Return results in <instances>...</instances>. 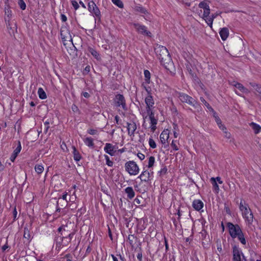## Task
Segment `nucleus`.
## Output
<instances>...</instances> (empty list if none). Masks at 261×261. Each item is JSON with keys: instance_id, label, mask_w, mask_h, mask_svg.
<instances>
[{"instance_id": "4be33fe9", "label": "nucleus", "mask_w": 261, "mask_h": 261, "mask_svg": "<svg viewBox=\"0 0 261 261\" xmlns=\"http://www.w3.org/2000/svg\"><path fill=\"white\" fill-rule=\"evenodd\" d=\"M125 192L127 194V198L131 199L134 197L135 193L132 187H127L125 189Z\"/></svg>"}, {"instance_id": "6e6d98bb", "label": "nucleus", "mask_w": 261, "mask_h": 261, "mask_svg": "<svg viewBox=\"0 0 261 261\" xmlns=\"http://www.w3.org/2000/svg\"><path fill=\"white\" fill-rule=\"evenodd\" d=\"M17 214V211H16V208L15 207L14 208V209H13V218H14V220L16 219V218Z\"/></svg>"}, {"instance_id": "338daca9", "label": "nucleus", "mask_w": 261, "mask_h": 261, "mask_svg": "<svg viewBox=\"0 0 261 261\" xmlns=\"http://www.w3.org/2000/svg\"><path fill=\"white\" fill-rule=\"evenodd\" d=\"M215 179L216 181L217 180L219 182V184H222L223 181L221 180V178L220 177H217Z\"/></svg>"}, {"instance_id": "6ab92c4d", "label": "nucleus", "mask_w": 261, "mask_h": 261, "mask_svg": "<svg viewBox=\"0 0 261 261\" xmlns=\"http://www.w3.org/2000/svg\"><path fill=\"white\" fill-rule=\"evenodd\" d=\"M21 149V144H20V142L19 141L18 145L15 148V149L14 150L13 153L12 154L11 156H10V159L12 162H13L15 161L18 154L20 152Z\"/></svg>"}, {"instance_id": "de8ad7c7", "label": "nucleus", "mask_w": 261, "mask_h": 261, "mask_svg": "<svg viewBox=\"0 0 261 261\" xmlns=\"http://www.w3.org/2000/svg\"><path fill=\"white\" fill-rule=\"evenodd\" d=\"M71 4L75 10L78 9V8H79V5L76 1L72 0Z\"/></svg>"}, {"instance_id": "49530a36", "label": "nucleus", "mask_w": 261, "mask_h": 261, "mask_svg": "<svg viewBox=\"0 0 261 261\" xmlns=\"http://www.w3.org/2000/svg\"><path fill=\"white\" fill-rule=\"evenodd\" d=\"M74 233H75L74 232H71V233L68 234L67 235V236H66V237L63 236L62 237V240H63V239L68 238L70 241L71 240V239H72L73 236L74 235Z\"/></svg>"}, {"instance_id": "6e6552de", "label": "nucleus", "mask_w": 261, "mask_h": 261, "mask_svg": "<svg viewBox=\"0 0 261 261\" xmlns=\"http://www.w3.org/2000/svg\"><path fill=\"white\" fill-rule=\"evenodd\" d=\"M114 102L116 107H121L123 110H126L125 99L123 95L120 94L116 95Z\"/></svg>"}, {"instance_id": "5fc2aeb1", "label": "nucleus", "mask_w": 261, "mask_h": 261, "mask_svg": "<svg viewBox=\"0 0 261 261\" xmlns=\"http://www.w3.org/2000/svg\"><path fill=\"white\" fill-rule=\"evenodd\" d=\"M9 246L8 245L7 241L6 242V244L2 246V249L3 251H5L7 249L9 248Z\"/></svg>"}, {"instance_id": "393cba45", "label": "nucleus", "mask_w": 261, "mask_h": 261, "mask_svg": "<svg viewBox=\"0 0 261 261\" xmlns=\"http://www.w3.org/2000/svg\"><path fill=\"white\" fill-rule=\"evenodd\" d=\"M72 148L73 149V158L74 160L76 161H79L81 159V155L80 154L79 152L77 150L75 146H72Z\"/></svg>"}, {"instance_id": "ddd939ff", "label": "nucleus", "mask_w": 261, "mask_h": 261, "mask_svg": "<svg viewBox=\"0 0 261 261\" xmlns=\"http://www.w3.org/2000/svg\"><path fill=\"white\" fill-rule=\"evenodd\" d=\"M144 88L148 93V95L145 99V102L146 105V107H153L154 101L153 99V97L152 96L150 91L146 87H144Z\"/></svg>"}, {"instance_id": "39448f33", "label": "nucleus", "mask_w": 261, "mask_h": 261, "mask_svg": "<svg viewBox=\"0 0 261 261\" xmlns=\"http://www.w3.org/2000/svg\"><path fill=\"white\" fill-rule=\"evenodd\" d=\"M233 261H247L245 257L244 256L242 251L240 249L236 246L233 247Z\"/></svg>"}, {"instance_id": "f03ea898", "label": "nucleus", "mask_w": 261, "mask_h": 261, "mask_svg": "<svg viewBox=\"0 0 261 261\" xmlns=\"http://www.w3.org/2000/svg\"><path fill=\"white\" fill-rule=\"evenodd\" d=\"M239 208L242 212V216L248 224H251L253 222V215L249 207L248 204L243 200H241Z\"/></svg>"}, {"instance_id": "20e7f679", "label": "nucleus", "mask_w": 261, "mask_h": 261, "mask_svg": "<svg viewBox=\"0 0 261 261\" xmlns=\"http://www.w3.org/2000/svg\"><path fill=\"white\" fill-rule=\"evenodd\" d=\"M125 170L130 175H136L139 172V168L134 161H129L125 164Z\"/></svg>"}, {"instance_id": "1a4fd4ad", "label": "nucleus", "mask_w": 261, "mask_h": 261, "mask_svg": "<svg viewBox=\"0 0 261 261\" xmlns=\"http://www.w3.org/2000/svg\"><path fill=\"white\" fill-rule=\"evenodd\" d=\"M60 35L61 39L63 42L66 41H72V37L69 33V31L68 28L65 26L62 25L61 28Z\"/></svg>"}, {"instance_id": "f3484780", "label": "nucleus", "mask_w": 261, "mask_h": 261, "mask_svg": "<svg viewBox=\"0 0 261 261\" xmlns=\"http://www.w3.org/2000/svg\"><path fill=\"white\" fill-rule=\"evenodd\" d=\"M127 129L129 135L132 136L134 134L135 130L137 129L136 124L134 122L127 123Z\"/></svg>"}, {"instance_id": "13d9d810", "label": "nucleus", "mask_w": 261, "mask_h": 261, "mask_svg": "<svg viewBox=\"0 0 261 261\" xmlns=\"http://www.w3.org/2000/svg\"><path fill=\"white\" fill-rule=\"evenodd\" d=\"M219 128L222 130L223 131V132L224 133L225 131H226V128L225 127V126H224L222 124V123L221 124H219Z\"/></svg>"}, {"instance_id": "37998d69", "label": "nucleus", "mask_w": 261, "mask_h": 261, "mask_svg": "<svg viewBox=\"0 0 261 261\" xmlns=\"http://www.w3.org/2000/svg\"><path fill=\"white\" fill-rule=\"evenodd\" d=\"M149 145L151 148L153 149L156 148V145L155 141L151 138H150L149 139Z\"/></svg>"}, {"instance_id": "f8f14e48", "label": "nucleus", "mask_w": 261, "mask_h": 261, "mask_svg": "<svg viewBox=\"0 0 261 261\" xmlns=\"http://www.w3.org/2000/svg\"><path fill=\"white\" fill-rule=\"evenodd\" d=\"M199 7L203 9V18H207L210 14V9L208 5L203 1L200 2L198 5Z\"/></svg>"}, {"instance_id": "c03bdc74", "label": "nucleus", "mask_w": 261, "mask_h": 261, "mask_svg": "<svg viewBox=\"0 0 261 261\" xmlns=\"http://www.w3.org/2000/svg\"><path fill=\"white\" fill-rule=\"evenodd\" d=\"M87 133L91 135H95L98 134V130L97 129L90 128L88 129Z\"/></svg>"}, {"instance_id": "72a5a7b5", "label": "nucleus", "mask_w": 261, "mask_h": 261, "mask_svg": "<svg viewBox=\"0 0 261 261\" xmlns=\"http://www.w3.org/2000/svg\"><path fill=\"white\" fill-rule=\"evenodd\" d=\"M35 170L38 174H40L43 172L44 167L42 165H36L35 166Z\"/></svg>"}, {"instance_id": "4d7b16f0", "label": "nucleus", "mask_w": 261, "mask_h": 261, "mask_svg": "<svg viewBox=\"0 0 261 261\" xmlns=\"http://www.w3.org/2000/svg\"><path fill=\"white\" fill-rule=\"evenodd\" d=\"M164 240H165V248H166V251L167 252L169 250V246H168L167 240L165 237L164 238Z\"/></svg>"}, {"instance_id": "79ce46f5", "label": "nucleus", "mask_w": 261, "mask_h": 261, "mask_svg": "<svg viewBox=\"0 0 261 261\" xmlns=\"http://www.w3.org/2000/svg\"><path fill=\"white\" fill-rule=\"evenodd\" d=\"M200 100L204 104V105L207 107L208 109H209L211 111H213V109L210 106L209 103L207 102L206 101L203 97H200Z\"/></svg>"}, {"instance_id": "ea45409f", "label": "nucleus", "mask_w": 261, "mask_h": 261, "mask_svg": "<svg viewBox=\"0 0 261 261\" xmlns=\"http://www.w3.org/2000/svg\"><path fill=\"white\" fill-rule=\"evenodd\" d=\"M104 156L106 160V164L109 167H112L113 166V162L110 160L109 156L105 154Z\"/></svg>"}, {"instance_id": "c85d7f7f", "label": "nucleus", "mask_w": 261, "mask_h": 261, "mask_svg": "<svg viewBox=\"0 0 261 261\" xmlns=\"http://www.w3.org/2000/svg\"><path fill=\"white\" fill-rule=\"evenodd\" d=\"M145 83L147 84L150 83V73L148 70H145L144 71Z\"/></svg>"}, {"instance_id": "2f4dec72", "label": "nucleus", "mask_w": 261, "mask_h": 261, "mask_svg": "<svg viewBox=\"0 0 261 261\" xmlns=\"http://www.w3.org/2000/svg\"><path fill=\"white\" fill-rule=\"evenodd\" d=\"M38 94L39 98L41 99H44L46 98V93L42 88H39L38 89Z\"/></svg>"}, {"instance_id": "603ef678", "label": "nucleus", "mask_w": 261, "mask_h": 261, "mask_svg": "<svg viewBox=\"0 0 261 261\" xmlns=\"http://www.w3.org/2000/svg\"><path fill=\"white\" fill-rule=\"evenodd\" d=\"M177 127V125L176 124H174L173 125V128H174V132H173V133H174V136L175 138H177V136H178V134L176 132V128Z\"/></svg>"}, {"instance_id": "c756f323", "label": "nucleus", "mask_w": 261, "mask_h": 261, "mask_svg": "<svg viewBox=\"0 0 261 261\" xmlns=\"http://www.w3.org/2000/svg\"><path fill=\"white\" fill-rule=\"evenodd\" d=\"M135 10L141 13L147 14H148L147 10L144 7L141 6H138L135 7Z\"/></svg>"}, {"instance_id": "052dcab7", "label": "nucleus", "mask_w": 261, "mask_h": 261, "mask_svg": "<svg viewBox=\"0 0 261 261\" xmlns=\"http://www.w3.org/2000/svg\"><path fill=\"white\" fill-rule=\"evenodd\" d=\"M65 257L67 258L66 261H72V256L70 254H66Z\"/></svg>"}, {"instance_id": "3c124183", "label": "nucleus", "mask_w": 261, "mask_h": 261, "mask_svg": "<svg viewBox=\"0 0 261 261\" xmlns=\"http://www.w3.org/2000/svg\"><path fill=\"white\" fill-rule=\"evenodd\" d=\"M150 120L151 125H154L157 124V120L154 117L149 118Z\"/></svg>"}, {"instance_id": "8fccbe9b", "label": "nucleus", "mask_w": 261, "mask_h": 261, "mask_svg": "<svg viewBox=\"0 0 261 261\" xmlns=\"http://www.w3.org/2000/svg\"><path fill=\"white\" fill-rule=\"evenodd\" d=\"M171 146L173 150H176V151L178 150V147H177V146L175 142L174 141H173V140L172 141V142L171 144Z\"/></svg>"}, {"instance_id": "473e14b6", "label": "nucleus", "mask_w": 261, "mask_h": 261, "mask_svg": "<svg viewBox=\"0 0 261 261\" xmlns=\"http://www.w3.org/2000/svg\"><path fill=\"white\" fill-rule=\"evenodd\" d=\"M67 227V226L66 225H62L58 229V232L60 233L61 236H63L67 234L66 233V232L67 231V230L66 229Z\"/></svg>"}, {"instance_id": "412c9836", "label": "nucleus", "mask_w": 261, "mask_h": 261, "mask_svg": "<svg viewBox=\"0 0 261 261\" xmlns=\"http://www.w3.org/2000/svg\"><path fill=\"white\" fill-rule=\"evenodd\" d=\"M219 34L223 40H225L228 37L229 30L227 28H223L219 32Z\"/></svg>"}, {"instance_id": "2eb2a0df", "label": "nucleus", "mask_w": 261, "mask_h": 261, "mask_svg": "<svg viewBox=\"0 0 261 261\" xmlns=\"http://www.w3.org/2000/svg\"><path fill=\"white\" fill-rule=\"evenodd\" d=\"M231 85L244 93L248 94L250 92V91L248 89L245 88L242 84L240 83L233 81L231 82Z\"/></svg>"}, {"instance_id": "4468645a", "label": "nucleus", "mask_w": 261, "mask_h": 261, "mask_svg": "<svg viewBox=\"0 0 261 261\" xmlns=\"http://www.w3.org/2000/svg\"><path fill=\"white\" fill-rule=\"evenodd\" d=\"M115 149V146L109 143H107L104 147L105 151L111 156L115 155L116 152Z\"/></svg>"}, {"instance_id": "774afa93", "label": "nucleus", "mask_w": 261, "mask_h": 261, "mask_svg": "<svg viewBox=\"0 0 261 261\" xmlns=\"http://www.w3.org/2000/svg\"><path fill=\"white\" fill-rule=\"evenodd\" d=\"M156 124L151 125V129L152 132H153L155 130V129L156 128Z\"/></svg>"}, {"instance_id": "a878e982", "label": "nucleus", "mask_w": 261, "mask_h": 261, "mask_svg": "<svg viewBox=\"0 0 261 261\" xmlns=\"http://www.w3.org/2000/svg\"><path fill=\"white\" fill-rule=\"evenodd\" d=\"M85 144L89 147L93 148L94 147V144L93 140L91 137H87L84 140Z\"/></svg>"}, {"instance_id": "09e8293b", "label": "nucleus", "mask_w": 261, "mask_h": 261, "mask_svg": "<svg viewBox=\"0 0 261 261\" xmlns=\"http://www.w3.org/2000/svg\"><path fill=\"white\" fill-rule=\"evenodd\" d=\"M135 239V237L134 235H132V234H129L128 237V239L129 240V244L131 245H133V242H134V241L133 240Z\"/></svg>"}, {"instance_id": "a211bd4d", "label": "nucleus", "mask_w": 261, "mask_h": 261, "mask_svg": "<svg viewBox=\"0 0 261 261\" xmlns=\"http://www.w3.org/2000/svg\"><path fill=\"white\" fill-rule=\"evenodd\" d=\"M31 225H26L24 228L23 237L28 240H30L32 238L31 234Z\"/></svg>"}, {"instance_id": "58836bf2", "label": "nucleus", "mask_w": 261, "mask_h": 261, "mask_svg": "<svg viewBox=\"0 0 261 261\" xmlns=\"http://www.w3.org/2000/svg\"><path fill=\"white\" fill-rule=\"evenodd\" d=\"M5 14L7 15V17H5V20L6 21H8V22H9V18L10 16H11V11L10 10L9 8H5Z\"/></svg>"}, {"instance_id": "a18cd8bd", "label": "nucleus", "mask_w": 261, "mask_h": 261, "mask_svg": "<svg viewBox=\"0 0 261 261\" xmlns=\"http://www.w3.org/2000/svg\"><path fill=\"white\" fill-rule=\"evenodd\" d=\"M167 172V168L166 167L162 168L160 171H159L158 173L160 176H162L166 174Z\"/></svg>"}, {"instance_id": "9b49d317", "label": "nucleus", "mask_w": 261, "mask_h": 261, "mask_svg": "<svg viewBox=\"0 0 261 261\" xmlns=\"http://www.w3.org/2000/svg\"><path fill=\"white\" fill-rule=\"evenodd\" d=\"M153 172L148 171L147 170L144 171L139 175L138 178H140L142 181L148 182L152 178Z\"/></svg>"}, {"instance_id": "bb28decb", "label": "nucleus", "mask_w": 261, "mask_h": 261, "mask_svg": "<svg viewBox=\"0 0 261 261\" xmlns=\"http://www.w3.org/2000/svg\"><path fill=\"white\" fill-rule=\"evenodd\" d=\"M249 85L259 94H261V85L254 82H250Z\"/></svg>"}, {"instance_id": "bf43d9fd", "label": "nucleus", "mask_w": 261, "mask_h": 261, "mask_svg": "<svg viewBox=\"0 0 261 261\" xmlns=\"http://www.w3.org/2000/svg\"><path fill=\"white\" fill-rule=\"evenodd\" d=\"M134 202H135V203L137 204H140L141 203L140 198L137 197L134 200Z\"/></svg>"}, {"instance_id": "423d86ee", "label": "nucleus", "mask_w": 261, "mask_h": 261, "mask_svg": "<svg viewBox=\"0 0 261 261\" xmlns=\"http://www.w3.org/2000/svg\"><path fill=\"white\" fill-rule=\"evenodd\" d=\"M132 25L138 33L149 37H151V32L147 30L146 26L138 23H134Z\"/></svg>"}, {"instance_id": "c9c22d12", "label": "nucleus", "mask_w": 261, "mask_h": 261, "mask_svg": "<svg viewBox=\"0 0 261 261\" xmlns=\"http://www.w3.org/2000/svg\"><path fill=\"white\" fill-rule=\"evenodd\" d=\"M206 21V22L207 24L211 27H212L213 20L214 19V17H207V18H203Z\"/></svg>"}, {"instance_id": "680f3d73", "label": "nucleus", "mask_w": 261, "mask_h": 261, "mask_svg": "<svg viewBox=\"0 0 261 261\" xmlns=\"http://www.w3.org/2000/svg\"><path fill=\"white\" fill-rule=\"evenodd\" d=\"M61 20L63 22H65L67 20V17L64 15L62 14L61 15Z\"/></svg>"}, {"instance_id": "cd10ccee", "label": "nucleus", "mask_w": 261, "mask_h": 261, "mask_svg": "<svg viewBox=\"0 0 261 261\" xmlns=\"http://www.w3.org/2000/svg\"><path fill=\"white\" fill-rule=\"evenodd\" d=\"M89 51L91 53V54L97 60H100V57L99 53L94 48L92 47L89 48Z\"/></svg>"}, {"instance_id": "69168bd1", "label": "nucleus", "mask_w": 261, "mask_h": 261, "mask_svg": "<svg viewBox=\"0 0 261 261\" xmlns=\"http://www.w3.org/2000/svg\"><path fill=\"white\" fill-rule=\"evenodd\" d=\"M216 121L218 125L219 124H221V121L220 119L218 117H216Z\"/></svg>"}, {"instance_id": "864d4df0", "label": "nucleus", "mask_w": 261, "mask_h": 261, "mask_svg": "<svg viewBox=\"0 0 261 261\" xmlns=\"http://www.w3.org/2000/svg\"><path fill=\"white\" fill-rule=\"evenodd\" d=\"M137 156L141 160H143L145 159V155L143 153L139 152Z\"/></svg>"}, {"instance_id": "7c9ffc66", "label": "nucleus", "mask_w": 261, "mask_h": 261, "mask_svg": "<svg viewBox=\"0 0 261 261\" xmlns=\"http://www.w3.org/2000/svg\"><path fill=\"white\" fill-rule=\"evenodd\" d=\"M237 238H238V240L243 245H245L246 244V241L242 231H241V233H240L237 235Z\"/></svg>"}, {"instance_id": "9d476101", "label": "nucleus", "mask_w": 261, "mask_h": 261, "mask_svg": "<svg viewBox=\"0 0 261 261\" xmlns=\"http://www.w3.org/2000/svg\"><path fill=\"white\" fill-rule=\"evenodd\" d=\"M88 7V10L90 12L92 13L93 15H94L96 17L100 18L101 16L100 11L98 7L93 1L89 2Z\"/></svg>"}, {"instance_id": "4c0bfd02", "label": "nucleus", "mask_w": 261, "mask_h": 261, "mask_svg": "<svg viewBox=\"0 0 261 261\" xmlns=\"http://www.w3.org/2000/svg\"><path fill=\"white\" fill-rule=\"evenodd\" d=\"M155 162V158L153 156H151L149 158V161H148V168H151Z\"/></svg>"}, {"instance_id": "dca6fc26", "label": "nucleus", "mask_w": 261, "mask_h": 261, "mask_svg": "<svg viewBox=\"0 0 261 261\" xmlns=\"http://www.w3.org/2000/svg\"><path fill=\"white\" fill-rule=\"evenodd\" d=\"M169 138V130L168 129L164 130L160 135V139L162 144H164L168 141Z\"/></svg>"}, {"instance_id": "b1692460", "label": "nucleus", "mask_w": 261, "mask_h": 261, "mask_svg": "<svg viewBox=\"0 0 261 261\" xmlns=\"http://www.w3.org/2000/svg\"><path fill=\"white\" fill-rule=\"evenodd\" d=\"M153 108H154V107H146L147 115L145 116L143 115L144 119H146L147 116L149 117V118L154 117V114L152 110Z\"/></svg>"}, {"instance_id": "f257e3e1", "label": "nucleus", "mask_w": 261, "mask_h": 261, "mask_svg": "<svg viewBox=\"0 0 261 261\" xmlns=\"http://www.w3.org/2000/svg\"><path fill=\"white\" fill-rule=\"evenodd\" d=\"M154 50L161 63L167 68V65L172 63V59L168 49L165 46L158 45L155 47Z\"/></svg>"}, {"instance_id": "e2e57ef3", "label": "nucleus", "mask_w": 261, "mask_h": 261, "mask_svg": "<svg viewBox=\"0 0 261 261\" xmlns=\"http://www.w3.org/2000/svg\"><path fill=\"white\" fill-rule=\"evenodd\" d=\"M137 257V258L139 260V261H142V254L141 252L138 253Z\"/></svg>"}, {"instance_id": "7ed1b4c3", "label": "nucleus", "mask_w": 261, "mask_h": 261, "mask_svg": "<svg viewBox=\"0 0 261 261\" xmlns=\"http://www.w3.org/2000/svg\"><path fill=\"white\" fill-rule=\"evenodd\" d=\"M226 226L228 229L229 234L233 239L236 238L237 235L242 231L240 227L238 224L234 225L231 222H227Z\"/></svg>"}, {"instance_id": "a19ab883", "label": "nucleus", "mask_w": 261, "mask_h": 261, "mask_svg": "<svg viewBox=\"0 0 261 261\" xmlns=\"http://www.w3.org/2000/svg\"><path fill=\"white\" fill-rule=\"evenodd\" d=\"M18 4L21 10L25 9L26 5L23 0H18Z\"/></svg>"}, {"instance_id": "f704fd0d", "label": "nucleus", "mask_w": 261, "mask_h": 261, "mask_svg": "<svg viewBox=\"0 0 261 261\" xmlns=\"http://www.w3.org/2000/svg\"><path fill=\"white\" fill-rule=\"evenodd\" d=\"M211 180L212 181V184L213 185V188L214 190L217 192H218V191L219 190V186L216 181V179L214 177H212L211 178Z\"/></svg>"}, {"instance_id": "e433bc0d", "label": "nucleus", "mask_w": 261, "mask_h": 261, "mask_svg": "<svg viewBox=\"0 0 261 261\" xmlns=\"http://www.w3.org/2000/svg\"><path fill=\"white\" fill-rule=\"evenodd\" d=\"M112 2L114 4L120 8H122L123 7V4L120 0H112Z\"/></svg>"}, {"instance_id": "aec40b11", "label": "nucleus", "mask_w": 261, "mask_h": 261, "mask_svg": "<svg viewBox=\"0 0 261 261\" xmlns=\"http://www.w3.org/2000/svg\"><path fill=\"white\" fill-rule=\"evenodd\" d=\"M193 208L197 211H200L203 207V203L200 200H195L192 203Z\"/></svg>"}, {"instance_id": "5701e85b", "label": "nucleus", "mask_w": 261, "mask_h": 261, "mask_svg": "<svg viewBox=\"0 0 261 261\" xmlns=\"http://www.w3.org/2000/svg\"><path fill=\"white\" fill-rule=\"evenodd\" d=\"M249 125L255 134H258L261 131V126L259 125L254 122H251Z\"/></svg>"}, {"instance_id": "0e129e2a", "label": "nucleus", "mask_w": 261, "mask_h": 261, "mask_svg": "<svg viewBox=\"0 0 261 261\" xmlns=\"http://www.w3.org/2000/svg\"><path fill=\"white\" fill-rule=\"evenodd\" d=\"M82 95H83L85 98H89L90 97V94L87 92H83Z\"/></svg>"}, {"instance_id": "0eeeda50", "label": "nucleus", "mask_w": 261, "mask_h": 261, "mask_svg": "<svg viewBox=\"0 0 261 261\" xmlns=\"http://www.w3.org/2000/svg\"><path fill=\"white\" fill-rule=\"evenodd\" d=\"M177 96L182 102H185L189 105L194 106L195 100L193 98L184 93L178 92Z\"/></svg>"}]
</instances>
